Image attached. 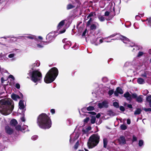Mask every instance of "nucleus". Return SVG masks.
Returning a JSON list of instances; mask_svg holds the SVG:
<instances>
[{
	"mask_svg": "<svg viewBox=\"0 0 151 151\" xmlns=\"http://www.w3.org/2000/svg\"><path fill=\"white\" fill-rule=\"evenodd\" d=\"M12 101L11 99H2L0 101V112L2 114L7 115L11 113L14 108Z\"/></svg>",
	"mask_w": 151,
	"mask_h": 151,
	"instance_id": "nucleus-1",
	"label": "nucleus"
},
{
	"mask_svg": "<svg viewBox=\"0 0 151 151\" xmlns=\"http://www.w3.org/2000/svg\"><path fill=\"white\" fill-rule=\"evenodd\" d=\"M37 123L40 128L44 129L50 128L52 125L51 119L45 114L39 115L37 119Z\"/></svg>",
	"mask_w": 151,
	"mask_h": 151,
	"instance_id": "nucleus-2",
	"label": "nucleus"
},
{
	"mask_svg": "<svg viewBox=\"0 0 151 151\" xmlns=\"http://www.w3.org/2000/svg\"><path fill=\"white\" fill-rule=\"evenodd\" d=\"M58 70L57 68L54 67L52 68L47 73L44 78V81L46 83L52 82L58 74Z\"/></svg>",
	"mask_w": 151,
	"mask_h": 151,
	"instance_id": "nucleus-3",
	"label": "nucleus"
},
{
	"mask_svg": "<svg viewBox=\"0 0 151 151\" xmlns=\"http://www.w3.org/2000/svg\"><path fill=\"white\" fill-rule=\"evenodd\" d=\"M116 35H117L116 40H121L124 43L127 44L126 45L127 46L129 47L130 46L132 47H133L132 50L133 52H135V51L139 50V48L137 46L135 45L134 43L130 42L128 38L124 36H122L119 34L116 35L114 34L111 35L109 37H112Z\"/></svg>",
	"mask_w": 151,
	"mask_h": 151,
	"instance_id": "nucleus-4",
	"label": "nucleus"
},
{
	"mask_svg": "<svg viewBox=\"0 0 151 151\" xmlns=\"http://www.w3.org/2000/svg\"><path fill=\"white\" fill-rule=\"evenodd\" d=\"M31 80L34 83L40 82L42 78L41 73L38 70L30 71L29 73Z\"/></svg>",
	"mask_w": 151,
	"mask_h": 151,
	"instance_id": "nucleus-5",
	"label": "nucleus"
},
{
	"mask_svg": "<svg viewBox=\"0 0 151 151\" xmlns=\"http://www.w3.org/2000/svg\"><path fill=\"white\" fill-rule=\"evenodd\" d=\"M99 136L97 134L92 135L89 138L87 144L89 148H92L99 143Z\"/></svg>",
	"mask_w": 151,
	"mask_h": 151,
	"instance_id": "nucleus-6",
	"label": "nucleus"
},
{
	"mask_svg": "<svg viewBox=\"0 0 151 151\" xmlns=\"http://www.w3.org/2000/svg\"><path fill=\"white\" fill-rule=\"evenodd\" d=\"M72 2L73 3V4H68L67 6V9H70L76 6L77 7L79 6L81 4L78 1V0L75 1L74 2L73 1H72Z\"/></svg>",
	"mask_w": 151,
	"mask_h": 151,
	"instance_id": "nucleus-7",
	"label": "nucleus"
},
{
	"mask_svg": "<svg viewBox=\"0 0 151 151\" xmlns=\"http://www.w3.org/2000/svg\"><path fill=\"white\" fill-rule=\"evenodd\" d=\"M104 38H97L95 40H91V43L94 44L96 45H99L102 43L103 42V40H104Z\"/></svg>",
	"mask_w": 151,
	"mask_h": 151,
	"instance_id": "nucleus-8",
	"label": "nucleus"
},
{
	"mask_svg": "<svg viewBox=\"0 0 151 151\" xmlns=\"http://www.w3.org/2000/svg\"><path fill=\"white\" fill-rule=\"evenodd\" d=\"M55 31L52 32L47 35L46 38L49 42H50L56 36V35H55Z\"/></svg>",
	"mask_w": 151,
	"mask_h": 151,
	"instance_id": "nucleus-9",
	"label": "nucleus"
},
{
	"mask_svg": "<svg viewBox=\"0 0 151 151\" xmlns=\"http://www.w3.org/2000/svg\"><path fill=\"white\" fill-rule=\"evenodd\" d=\"M19 109L18 110V111L19 112H20V110H22V113L23 114L25 110V109H24L25 106L23 101L22 100H20L19 102Z\"/></svg>",
	"mask_w": 151,
	"mask_h": 151,
	"instance_id": "nucleus-10",
	"label": "nucleus"
},
{
	"mask_svg": "<svg viewBox=\"0 0 151 151\" xmlns=\"http://www.w3.org/2000/svg\"><path fill=\"white\" fill-rule=\"evenodd\" d=\"M63 42L64 43H65L64 46V48L65 49H68L71 45V42L69 41H68L67 39L63 40Z\"/></svg>",
	"mask_w": 151,
	"mask_h": 151,
	"instance_id": "nucleus-11",
	"label": "nucleus"
},
{
	"mask_svg": "<svg viewBox=\"0 0 151 151\" xmlns=\"http://www.w3.org/2000/svg\"><path fill=\"white\" fill-rule=\"evenodd\" d=\"M98 106L100 108H107L108 107V103L106 101H104L102 103H99Z\"/></svg>",
	"mask_w": 151,
	"mask_h": 151,
	"instance_id": "nucleus-12",
	"label": "nucleus"
},
{
	"mask_svg": "<svg viewBox=\"0 0 151 151\" xmlns=\"http://www.w3.org/2000/svg\"><path fill=\"white\" fill-rule=\"evenodd\" d=\"M5 130L6 132L9 134H11L13 132V129L10 128L8 126H6V127Z\"/></svg>",
	"mask_w": 151,
	"mask_h": 151,
	"instance_id": "nucleus-13",
	"label": "nucleus"
},
{
	"mask_svg": "<svg viewBox=\"0 0 151 151\" xmlns=\"http://www.w3.org/2000/svg\"><path fill=\"white\" fill-rule=\"evenodd\" d=\"M119 141L120 144L124 145L126 143V140L124 137L123 136H121L119 139Z\"/></svg>",
	"mask_w": 151,
	"mask_h": 151,
	"instance_id": "nucleus-14",
	"label": "nucleus"
},
{
	"mask_svg": "<svg viewBox=\"0 0 151 151\" xmlns=\"http://www.w3.org/2000/svg\"><path fill=\"white\" fill-rule=\"evenodd\" d=\"M124 96L126 98L127 100L131 101L132 98L131 96L128 92H127L124 95Z\"/></svg>",
	"mask_w": 151,
	"mask_h": 151,
	"instance_id": "nucleus-15",
	"label": "nucleus"
},
{
	"mask_svg": "<svg viewBox=\"0 0 151 151\" xmlns=\"http://www.w3.org/2000/svg\"><path fill=\"white\" fill-rule=\"evenodd\" d=\"M146 101L149 103L150 106L151 107V95H148L146 97Z\"/></svg>",
	"mask_w": 151,
	"mask_h": 151,
	"instance_id": "nucleus-16",
	"label": "nucleus"
},
{
	"mask_svg": "<svg viewBox=\"0 0 151 151\" xmlns=\"http://www.w3.org/2000/svg\"><path fill=\"white\" fill-rule=\"evenodd\" d=\"M25 38H27L30 39H34L35 40L38 42L37 39V38L35 36L32 35H28L25 36Z\"/></svg>",
	"mask_w": 151,
	"mask_h": 151,
	"instance_id": "nucleus-17",
	"label": "nucleus"
},
{
	"mask_svg": "<svg viewBox=\"0 0 151 151\" xmlns=\"http://www.w3.org/2000/svg\"><path fill=\"white\" fill-rule=\"evenodd\" d=\"M65 23V20H63L61 21L58 24V27L57 29L58 30L60 29L64 25Z\"/></svg>",
	"mask_w": 151,
	"mask_h": 151,
	"instance_id": "nucleus-18",
	"label": "nucleus"
},
{
	"mask_svg": "<svg viewBox=\"0 0 151 151\" xmlns=\"http://www.w3.org/2000/svg\"><path fill=\"white\" fill-rule=\"evenodd\" d=\"M32 46L35 48L38 49L42 48L43 47V46L39 44H32Z\"/></svg>",
	"mask_w": 151,
	"mask_h": 151,
	"instance_id": "nucleus-19",
	"label": "nucleus"
},
{
	"mask_svg": "<svg viewBox=\"0 0 151 151\" xmlns=\"http://www.w3.org/2000/svg\"><path fill=\"white\" fill-rule=\"evenodd\" d=\"M11 97L15 101H17L20 98V97L18 95L14 94H12Z\"/></svg>",
	"mask_w": 151,
	"mask_h": 151,
	"instance_id": "nucleus-20",
	"label": "nucleus"
},
{
	"mask_svg": "<svg viewBox=\"0 0 151 151\" xmlns=\"http://www.w3.org/2000/svg\"><path fill=\"white\" fill-rule=\"evenodd\" d=\"M139 62V61L137 59H134L132 61V64L135 66H139L140 65Z\"/></svg>",
	"mask_w": 151,
	"mask_h": 151,
	"instance_id": "nucleus-21",
	"label": "nucleus"
},
{
	"mask_svg": "<svg viewBox=\"0 0 151 151\" xmlns=\"http://www.w3.org/2000/svg\"><path fill=\"white\" fill-rule=\"evenodd\" d=\"M137 82L139 84H143L145 83L144 80L141 78H138L137 80Z\"/></svg>",
	"mask_w": 151,
	"mask_h": 151,
	"instance_id": "nucleus-22",
	"label": "nucleus"
},
{
	"mask_svg": "<svg viewBox=\"0 0 151 151\" xmlns=\"http://www.w3.org/2000/svg\"><path fill=\"white\" fill-rule=\"evenodd\" d=\"M15 54L14 53H11L9 54L8 57L9 58H12L11 60L12 61H14L16 59L14 58L15 56Z\"/></svg>",
	"mask_w": 151,
	"mask_h": 151,
	"instance_id": "nucleus-23",
	"label": "nucleus"
},
{
	"mask_svg": "<svg viewBox=\"0 0 151 151\" xmlns=\"http://www.w3.org/2000/svg\"><path fill=\"white\" fill-rule=\"evenodd\" d=\"M142 96L140 95L137 97L136 98V101L139 103H142Z\"/></svg>",
	"mask_w": 151,
	"mask_h": 151,
	"instance_id": "nucleus-24",
	"label": "nucleus"
},
{
	"mask_svg": "<svg viewBox=\"0 0 151 151\" xmlns=\"http://www.w3.org/2000/svg\"><path fill=\"white\" fill-rule=\"evenodd\" d=\"M107 114L110 116H114L116 115V113L111 110H109L107 112Z\"/></svg>",
	"mask_w": 151,
	"mask_h": 151,
	"instance_id": "nucleus-25",
	"label": "nucleus"
},
{
	"mask_svg": "<svg viewBox=\"0 0 151 151\" xmlns=\"http://www.w3.org/2000/svg\"><path fill=\"white\" fill-rule=\"evenodd\" d=\"M17 123V120L15 119H12L10 122L11 124L13 126H15Z\"/></svg>",
	"mask_w": 151,
	"mask_h": 151,
	"instance_id": "nucleus-26",
	"label": "nucleus"
},
{
	"mask_svg": "<svg viewBox=\"0 0 151 151\" xmlns=\"http://www.w3.org/2000/svg\"><path fill=\"white\" fill-rule=\"evenodd\" d=\"M104 147L106 148L107 144V140L106 139L104 138L103 139Z\"/></svg>",
	"mask_w": 151,
	"mask_h": 151,
	"instance_id": "nucleus-27",
	"label": "nucleus"
},
{
	"mask_svg": "<svg viewBox=\"0 0 151 151\" xmlns=\"http://www.w3.org/2000/svg\"><path fill=\"white\" fill-rule=\"evenodd\" d=\"M117 91L120 94H122L123 93V91L122 89L119 87H118L116 88Z\"/></svg>",
	"mask_w": 151,
	"mask_h": 151,
	"instance_id": "nucleus-28",
	"label": "nucleus"
},
{
	"mask_svg": "<svg viewBox=\"0 0 151 151\" xmlns=\"http://www.w3.org/2000/svg\"><path fill=\"white\" fill-rule=\"evenodd\" d=\"M120 128L122 130H125L127 129V127L126 125L123 124L121 125Z\"/></svg>",
	"mask_w": 151,
	"mask_h": 151,
	"instance_id": "nucleus-29",
	"label": "nucleus"
},
{
	"mask_svg": "<svg viewBox=\"0 0 151 151\" xmlns=\"http://www.w3.org/2000/svg\"><path fill=\"white\" fill-rule=\"evenodd\" d=\"M98 18L101 22H103L105 20V18L103 16H99Z\"/></svg>",
	"mask_w": 151,
	"mask_h": 151,
	"instance_id": "nucleus-30",
	"label": "nucleus"
},
{
	"mask_svg": "<svg viewBox=\"0 0 151 151\" xmlns=\"http://www.w3.org/2000/svg\"><path fill=\"white\" fill-rule=\"evenodd\" d=\"M96 118L94 116H92L91 120V124H93L95 122Z\"/></svg>",
	"mask_w": 151,
	"mask_h": 151,
	"instance_id": "nucleus-31",
	"label": "nucleus"
},
{
	"mask_svg": "<svg viewBox=\"0 0 151 151\" xmlns=\"http://www.w3.org/2000/svg\"><path fill=\"white\" fill-rule=\"evenodd\" d=\"M147 24L149 25L151 27V17L147 19Z\"/></svg>",
	"mask_w": 151,
	"mask_h": 151,
	"instance_id": "nucleus-32",
	"label": "nucleus"
},
{
	"mask_svg": "<svg viewBox=\"0 0 151 151\" xmlns=\"http://www.w3.org/2000/svg\"><path fill=\"white\" fill-rule=\"evenodd\" d=\"M141 110L140 109H138L135 111L134 114H139L141 113Z\"/></svg>",
	"mask_w": 151,
	"mask_h": 151,
	"instance_id": "nucleus-33",
	"label": "nucleus"
},
{
	"mask_svg": "<svg viewBox=\"0 0 151 151\" xmlns=\"http://www.w3.org/2000/svg\"><path fill=\"white\" fill-rule=\"evenodd\" d=\"M40 65V63L39 61H37L35 62L33 64V65L34 67H38Z\"/></svg>",
	"mask_w": 151,
	"mask_h": 151,
	"instance_id": "nucleus-34",
	"label": "nucleus"
},
{
	"mask_svg": "<svg viewBox=\"0 0 151 151\" xmlns=\"http://www.w3.org/2000/svg\"><path fill=\"white\" fill-rule=\"evenodd\" d=\"M144 15L143 14H139V15H137L135 16V19L137 20L139 19L141 17L143 16Z\"/></svg>",
	"mask_w": 151,
	"mask_h": 151,
	"instance_id": "nucleus-35",
	"label": "nucleus"
},
{
	"mask_svg": "<svg viewBox=\"0 0 151 151\" xmlns=\"http://www.w3.org/2000/svg\"><path fill=\"white\" fill-rule=\"evenodd\" d=\"M149 93V91L147 90H145L142 91V94L145 96L146 95Z\"/></svg>",
	"mask_w": 151,
	"mask_h": 151,
	"instance_id": "nucleus-36",
	"label": "nucleus"
},
{
	"mask_svg": "<svg viewBox=\"0 0 151 151\" xmlns=\"http://www.w3.org/2000/svg\"><path fill=\"white\" fill-rule=\"evenodd\" d=\"M113 105L115 107L118 108L119 107V104L116 102H114L113 103Z\"/></svg>",
	"mask_w": 151,
	"mask_h": 151,
	"instance_id": "nucleus-37",
	"label": "nucleus"
},
{
	"mask_svg": "<svg viewBox=\"0 0 151 151\" xmlns=\"http://www.w3.org/2000/svg\"><path fill=\"white\" fill-rule=\"evenodd\" d=\"M95 15V12H91L89 14V15L87 17V18H88V17H91L94 16Z\"/></svg>",
	"mask_w": 151,
	"mask_h": 151,
	"instance_id": "nucleus-38",
	"label": "nucleus"
},
{
	"mask_svg": "<svg viewBox=\"0 0 151 151\" xmlns=\"http://www.w3.org/2000/svg\"><path fill=\"white\" fill-rule=\"evenodd\" d=\"M87 110L88 111H92L93 110L94 108V107L92 106H89L86 108Z\"/></svg>",
	"mask_w": 151,
	"mask_h": 151,
	"instance_id": "nucleus-39",
	"label": "nucleus"
},
{
	"mask_svg": "<svg viewBox=\"0 0 151 151\" xmlns=\"http://www.w3.org/2000/svg\"><path fill=\"white\" fill-rule=\"evenodd\" d=\"M90 28L91 30L95 29L96 28V26L95 24H93L91 25L90 27Z\"/></svg>",
	"mask_w": 151,
	"mask_h": 151,
	"instance_id": "nucleus-40",
	"label": "nucleus"
},
{
	"mask_svg": "<svg viewBox=\"0 0 151 151\" xmlns=\"http://www.w3.org/2000/svg\"><path fill=\"white\" fill-rule=\"evenodd\" d=\"M143 144V141L142 140H140L139 142V145L140 147L142 146Z\"/></svg>",
	"mask_w": 151,
	"mask_h": 151,
	"instance_id": "nucleus-41",
	"label": "nucleus"
},
{
	"mask_svg": "<svg viewBox=\"0 0 151 151\" xmlns=\"http://www.w3.org/2000/svg\"><path fill=\"white\" fill-rule=\"evenodd\" d=\"M79 145V142L78 141L76 143L75 145L74 146V148L75 149H77L78 146Z\"/></svg>",
	"mask_w": 151,
	"mask_h": 151,
	"instance_id": "nucleus-42",
	"label": "nucleus"
},
{
	"mask_svg": "<svg viewBox=\"0 0 151 151\" xmlns=\"http://www.w3.org/2000/svg\"><path fill=\"white\" fill-rule=\"evenodd\" d=\"M137 95L136 93H133L132 94V96H131V98H133L134 99L137 98Z\"/></svg>",
	"mask_w": 151,
	"mask_h": 151,
	"instance_id": "nucleus-43",
	"label": "nucleus"
},
{
	"mask_svg": "<svg viewBox=\"0 0 151 151\" xmlns=\"http://www.w3.org/2000/svg\"><path fill=\"white\" fill-rule=\"evenodd\" d=\"M144 54V53L142 52H139L138 53V54L137 55V57H139L143 55Z\"/></svg>",
	"mask_w": 151,
	"mask_h": 151,
	"instance_id": "nucleus-44",
	"label": "nucleus"
},
{
	"mask_svg": "<svg viewBox=\"0 0 151 151\" xmlns=\"http://www.w3.org/2000/svg\"><path fill=\"white\" fill-rule=\"evenodd\" d=\"M38 138V137L37 135H34L32 137L31 139L33 140H36Z\"/></svg>",
	"mask_w": 151,
	"mask_h": 151,
	"instance_id": "nucleus-45",
	"label": "nucleus"
},
{
	"mask_svg": "<svg viewBox=\"0 0 151 151\" xmlns=\"http://www.w3.org/2000/svg\"><path fill=\"white\" fill-rule=\"evenodd\" d=\"M82 131L83 134H87L88 132L87 131V130L86 129H83Z\"/></svg>",
	"mask_w": 151,
	"mask_h": 151,
	"instance_id": "nucleus-46",
	"label": "nucleus"
},
{
	"mask_svg": "<svg viewBox=\"0 0 151 151\" xmlns=\"http://www.w3.org/2000/svg\"><path fill=\"white\" fill-rule=\"evenodd\" d=\"M143 109L145 111H151V108H144Z\"/></svg>",
	"mask_w": 151,
	"mask_h": 151,
	"instance_id": "nucleus-47",
	"label": "nucleus"
},
{
	"mask_svg": "<svg viewBox=\"0 0 151 151\" xmlns=\"http://www.w3.org/2000/svg\"><path fill=\"white\" fill-rule=\"evenodd\" d=\"M114 90H109L108 92V94L110 96L111 95L114 93Z\"/></svg>",
	"mask_w": 151,
	"mask_h": 151,
	"instance_id": "nucleus-48",
	"label": "nucleus"
},
{
	"mask_svg": "<svg viewBox=\"0 0 151 151\" xmlns=\"http://www.w3.org/2000/svg\"><path fill=\"white\" fill-rule=\"evenodd\" d=\"M16 129L18 130H22V127L20 125H18L16 127Z\"/></svg>",
	"mask_w": 151,
	"mask_h": 151,
	"instance_id": "nucleus-49",
	"label": "nucleus"
},
{
	"mask_svg": "<svg viewBox=\"0 0 151 151\" xmlns=\"http://www.w3.org/2000/svg\"><path fill=\"white\" fill-rule=\"evenodd\" d=\"M89 118L87 117L83 120V122L85 123H87L89 120Z\"/></svg>",
	"mask_w": 151,
	"mask_h": 151,
	"instance_id": "nucleus-50",
	"label": "nucleus"
},
{
	"mask_svg": "<svg viewBox=\"0 0 151 151\" xmlns=\"http://www.w3.org/2000/svg\"><path fill=\"white\" fill-rule=\"evenodd\" d=\"M28 126L27 125H24L22 127V129L23 130H26L27 129Z\"/></svg>",
	"mask_w": 151,
	"mask_h": 151,
	"instance_id": "nucleus-51",
	"label": "nucleus"
},
{
	"mask_svg": "<svg viewBox=\"0 0 151 151\" xmlns=\"http://www.w3.org/2000/svg\"><path fill=\"white\" fill-rule=\"evenodd\" d=\"M137 137L136 136H135L133 135V137H132V141L133 142L137 141Z\"/></svg>",
	"mask_w": 151,
	"mask_h": 151,
	"instance_id": "nucleus-52",
	"label": "nucleus"
},
{
	"mask_svg": "<svg viewBox=\"0 0 151 151\" xmlns=\"http://www.w3.org/2000/svg\"><path fill=\"white\" fill-rule=\"evenodd\" d=\"M16 87L17 89H19L20 88V86L19 83H17L15 86Z\"/></svg>",
	"mask_w": 151,
	"mask_h": 151,
	"instance_id": "nucleus-53",
	"label": "nucleus"
},
{
	"mask_svg": "<svg viewBox=\"0 0 151 151\" xmlns=\"http://www.w3.org/2000/svg\"><path fill=\"white\" fill-rule=\"evenodd\" d=\"M120 110L122 111H124L125 110V109L123 106H121L119 108Z\"/></svg>",
	"mask_w": 151,
	"mask_h": 151,
	"instance_id": "nucleus-54",
	"label": "nucleus"
},
{
	"mask_svg": "<svg viewBox=\"0 0 151 151\" xmlns=\"http://www.w3.org/2000/svg\"><path fill=\"white\" fill-rule=\"evenodd\" d=\"M118 92L117 91V89H116V90L114 92V94L116 96H118Z\"/></svg>",
	"mask_w": 151,
	"mask_h": 151,
	"instance_id": "nucleus-55",
	"label": "nucleus"
},
{
	"mask_svg": "<svg viewBox=\"0 0 151 151\" xmlns=\"http://www.w3.org/2000/svg\"><path fill=\"white\" fill-rule=\"evenodd\" d=\"M9 78H11L13 80H14V78L13 76L12 75H10L9 76Z\"/></svg>",
	"mask_w": 151,
	"mask_h": 151,
	"instance_id": "nucleus-56",
	"label": "nucleus"
},
{
	"mask_svg": "<svg viewBox=\"0 0 151 151\" xmlns=\"http://www.w3.org/2000/svg\"><path fill=\"white\" fill-rule=\"evenodd\" d=\"M109 12L107 11L104 14V15L105 16H107L109 15Z\"/></svg>",
	"mask_w": 151,
	"mask_h": 151,
	"instance_id": "nucleus-57",
	"label": "nucleus"
},
{
	"mask_svg": "<svg viewBox=\"0 0 151 151\" xmlns=\"http://www.w3.org/2000/svg\"><path fill=\"white\" fill-rule=\"evenodd\" d=\"M141 76L143 77H147V74L145 72L143 74H142L141 75Z\"/></svg>",
	"mask_w": 151,
	"mask_h": 151,
	"instance_id": "nucleus-58",
	"label": "nucleus"
},
{
	"mask_svg": "<svg viewBox=\"0 0 151 151\" xmlns=\"http://www.w3.org/2000/svg\"><path fill=\"white\" fill-rule=\"evenodd\" d=\"M79 136V135L78 134H76L75 137L74 138V139L75 140L77 139L78 137Z\"/></svg>",
	"mask_w": 151,
	"mask_h": 151,
	"instance_id": "nucleus-59",
	"label": "nucleus"
},
{
	"mask_svg": "<svg viewBox=\"0 0 151 151\" xmlns=\"http://www.w3.org/2000/svg\"><path fill=\"white\" fill-rule=\"evenodd\" d=\"M91 21H92L91 18H90V19H89V20L88 22L87 25H89L90 24V23Z\"/></svg>",
	"mask_w": 151,
	"mask_h": 151,
	"instance_id": "nucleus-60",
	"label": "nucleus"
},
{
	"mask_svg": "<svg viewBox=\"0 0 151 151\" xmlns=\"http://www.w3.org/2000/svg\"><path fill=\"white\" fill-rule=\"evenodd\" d=\"M50 112L52 114H54L55 113V110L54 109H51L50 110Z\"/></svg>",
	"mask_w": 151,
	"mask_h": 151,
	"instance_id": "nucleus-61",
	"label": "nucleus"
},
{
	"mask_svg": "<svg viewBox=\"0 0 151 151\" xmlns=\"http://www.w3.org/2000/svg\"><path fill=\"white\" fill-rule=\"evenodd\" d=\"M88 132L91 129V127H88L86 128Z\"/></svg>",
	"mask_w": 151,
	"mask_h": 151,
	"instance_id": "nucleus-62",
	"label": "nucleus"
},
{
	"mask_svg": "<svg viewBox=\"0 0 151 151\" xmlns=\"http://www.w3.org/2000/svg\"><path fill=\"white\" fill-rule=\"evenodd\" d=\"M21 120L22 122H24L25 120L24 116H22L21 118Z\"/></svg>",
	"mask_w": 151,
	"mask_h": 151,
	"instance_id": "nucleus-63",
	"label": "nucleus"
},
{
	"mask_svg": "<svg viewBox=\"0 0 151 151\" xmlns=\"http://www.w3.org/2000/svg\"><path fill=\"white\" fill-rule=\"evenodd\" d=\"M127 123L128 124H129L131 123L130 120L129 119H128L127 120Z\"/></svg>",
	"mask_w": 151,
	"mask_h": 151,
	"instance_id": "nucleus-64",
	"label": "nucleus"
}]
</instances>
